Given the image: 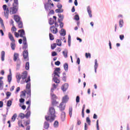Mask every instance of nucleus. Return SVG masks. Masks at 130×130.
Here are the masks:
<instances>
[{
	"label": "nucleus",
	"mask_w": 130,
	"mask_h": 130,
	"mask_svg": "<svg viewBox=\"0 0 130 130\" xmlns=\"http://www.w3.org/2000/svg\"><path fill=\"white\" fill-rule=\"evenodd\" d=\"M20 19L21 18L18 15H14V20L17 23L20 22L21 21Z\"/></svg>",
	"instance_id": "obj_16"
},
{
	"label": "nucleus",
	"mask_w": 130,
	"mask_h": 130,
	"mask_svg": "<svg viewBox=\"0 0 130 130\" xmlns=\"http://www.w3.org/2000/svg\"><path fill=\"white\" fill-rule=\"evenodd\" d=\"M52 88H51V92H53L54 90L57 88L58 85H56L55 83L52 85Z\"/></svg>",
	"instance_id": "obj_23"
},
{
	"label": "nucleus",
	"mask_w": 130,
	"mask_h": 130,
	"mask_svg": "<svg viewBox=\"0 0 130 130\" xmlns=\"http://www.w3.org/2000/svg\"><path fill=\"white\" fill-rule=\"evenodd\" d=\"M4 86V82L3 80L0 81V88L2 89Z\"/></svg>",
	"instance_id": "obj_56"
},
{
	"label": "nucleus",
	"mask_w": 130,
	"mask_h": 130,
	"mask_svg": "<svg viewBox=\"0 0 130 130\" xmlns=\"http://www.w3.org/2000/svg\"><path fill=\"white\" fill-rule=\"evenodd\" d=\"M16 8V7L14 6L13 7H11L9 10V8H7V6L6 5H4L3 7V8L4 11L5 16L8 19L9 13L11 15L16 14L17 12V9Z\"/></svg>",
	"instance_id": "obj_1"
},
{
	"label": "nucleus",
	"mask_w": 130,
	"mask_h": 130,
	"mask_svg": "<svg viewBox=\"0 0 130 130\" xmlns=\"http://www.w3.org/2000/svg\"><path fill=\"white\" fill-rule=\"evenodd\" d=\"M53 81H54L55 83L59 84L60 83V80L56 76L53 77Z\"/></svg>",
	"instance_id": "obj_18"
},
{
	"label": "nucleus",
	"mask_w": 130,
	"mask_h": 130,
	"mask_svg": "<svg viewBox=\"0 0 130 130\" xmlns=\"http://www.w3.org/2000/svg\"><path fill=\"white\" fill-rule=\"evenodd\" d=\"M28 73L27 72L25 71H24L22 74L21 75V77L23 81L21 82V84H23L25 83H28L30 81V77L29 76L27 79L26 78L27 77Z\"/></svg>",
	"instance_id": "obj_4"
},
{
	"label": "nucleus",
	"mask_w": 130,
	"mask_h": 130,
	"mask_svg": "<svg viewBox=\"0 0 130 130\" xmlns=\"http://www.w3.org/2000/svg\"><path fill=\"white\" fill-rule=\"evenodd\" d=\"M98 63L97 59H95L94 60V72L95 73H97V69L98 68Z\"/></svg>",
	"instance_id": "obj_13"
},
{
	"label": "nucleus",
	"mask_w": 130,
	"mask_h": 130,
	"mask_svg": "<svg viewBox=\"0 0 130 130\" xmlns=\"http://www.w3.org/2000/svg\"><path fill=\"white\" fill-rule=\"evenodd\" d=\"M12 104V101L9 100L8 101L7 105L8 107H10L11 106Z\"/></svg>",
	"instance_id": "obj_52"
},
{
	"label": "nucleus",
	"mask_w": 130,
	"mask_h": 130,
	"mask_svg": "<svg viewBox=\"0 0 130 130\" xmlns=\"http://www.w3.org/2000/svg\"><path fill=\"white\" fill-rule=\"evenodd\" d=\"M55 12H56V13H63V10L62 9L58 8L56 9V10H55Z\"/></svg>",
	"instance_id": "obj_29"
},
{
	"label": "nucleus",
	"mask_w": 130,
	"mask_h": 130,
	"mask_svg": "<svg viewBox=\"0 0 130 130\" xmlns=\"http://www.w3.org/2000/svg\"><path fill=\"white\" fill-rule=\"evenodd\" d=\"M11 30L12 32H16L17 30V29L15 26H13V27H12Z\"/></svg>",
	"instance_id": "obj_55"
},
{
	"label": "nucleus",
	"mask_w": 130,
	"mask_h": 130,
	"mask_svg": "<svg viewBox=\"0 0 130 130\" xmlns=\"http://www.w3.org/2000/svg\"><path fill=\"white\" fill-rule=\"evenodd\" d=\"M49 36L50 37V40L53 41L54 40V36L51 33H50L49 34Z\"/></svg>",
	"instance_id": "obj_37"
},
{
	"label": "nucleus",
	"mask_w": 130,
	"mask_h": 130,
	"mask_svg": "<svg viewBox=\"0 0 130 130\" xmlns=\"http://www.w3.org/2000/svg\"><path fill=\"white\" fill-rule=\"evenodd\" d=\"M8 36H9V38L10 40L13 43H15V40L14 38L13 37V35H12V34L11 32H9Z\"/></svg>",
	"instance_id": "obj_15"
},
{
	"label": "nucleus",
	"mask_w": 130,
	"mask_h": 130,
	"mask_svg": "<svg viewBox=\"0 0 130 130\" xmlns=\"http://www.w3.org/2000/svg\"><path fill=\"white\" fill-rule=\"evenodd\" d=\"M14 4H13V6L17 8V7L18 6V0H14Z\"/></svg>",
	"instance_id": "obj_35"
},
{
	"label": "nucleus",
	"mask_w": 130,
	"mask_h": 130,
	"mask_svg": "<svg viewBox=\"0 0 130 130\" xmlns=\"http://www.w3.org/2000/svg\"><path fill=\"white\" fill-rule=\"evenodd\" d=\"M57 8L58 9H61L62 8V5L60 3H58V5H57Z\"/></svg>",
	"instance_id": "obj_58"
},
{
	"label": "nucleus",
	"mask_w": 130,
	"mask_h": 130,
	"mask_svg": "<svg viewBox=\"0 0 130 130\" xmlns=\"http://www.w3.org/2000/svg\"><path fill=\"white\" fill-rule=\"evenodd\" d=\"M71 35H68V45H69V46H71Z\"/></svg>",
	"instance_id": "obj_39"
},
{
	"label": "nucleus",
	"mask_w": 130,
	"mask_h": 130,
	"mask_svg": "<svg viewBox=\"0 0 130 130\" xmlns=\"http://www.w3.org/2000/svg\"><path fill=\"white\" fill-rule=\"evenodd\" d=\"M6 95H7V99H9L10 96H11V93L10 92H7L6 93Z\"/></svg>",
	"instance_id": "obj_57"
},
{
	"label": "nucleus",
	"mask_w": 130,
	"mask_h": 130,
	"mask_svg": "<svg viewBox=\"0 0 130 130\" xmlns=\"http://www.w3.org/2000/svg\"><path fill=\"white\" fill-rule=\"evenodd\" d=\"M58 104V102H57L56 100H52V105L57 106Z\"/></svg>",
	"instance_id": "obj_32"
},
{
	"label": "nucleus",
	"mask_w": 130,
	"mask_h": 130,
	"mask_svg": "<svg viewBox=\"0 0 130 130\" xmlns=\"http://www.w3.org/2000/svg\"><path fill=\"white\" fill-rule=\"evenodd\" d=\"M76 102L77 103H79L80 102V96H76Z\"/></svg>",
	"instance_id": "obj_59"
},
{
	"label": "nucleus",
	"mask_w": 130,
	"mask_h": 130,
	"mask_svg": "<svg viewBox=\"0 0 130 130\" xmlns=\"http://www.w3.org/2000/svg\"><path fill=\"white\" fill-rule=\"evenodd\" d=\"M18 123L19 126H21L23 128L24 127V125L22 124V120H19L18 121Z\"/></svg>",
	"instance_id": "obj_36"
},
{
	"label": "nucleus",
	"mask_w": 130,
	"mask_h": 130,
	"mask_svg": "<svg viewBox=\"0 0 130 130\" xmlns=\"http://www.w3.org/2000/svg\"><path fill=\"white\" fill-rule=\"evenodd\" d=\"M124 22L123 20H120L119 21V26L120 28H122L123 27Z\"/></svg>",
	"instance_id": "obj_33"
},
{
	"label": "nucleus",
	"mask_w": 130,
	"mask_h": 130,
	"mask_svg": "<svg viewBox=\"0 0 130 130\" xmlns=\"http://www.w3.org/2000/svg\"><path fill=\"white\" fill-rule=\"evenodd\" d=\"M68 68H69V65L68 63H64V70H65V71H67L68 70Z\"/></svg>",
	"instance_id": "obj_38"
},
{
	"label": "nucleus",
	"mask_w": 130,
	"mask_h": 130,
	"mask_svg": "<svg viewBox=\"0 0 130 130\" xmlns=\"http://www.w3.org/2000/svg\"><path fill=\"white\" fill-rule=\"evenodd\" d=\"M56 43H57L56 44L57 46H58L59 47H61V41L60 40L57 39V40L56 41Z\"/></svg>",
	"instance_id": "obj_28"
},
{
	"label": "nucleus",
	"mask_w": 130,
	"mask_h": 130,
	"mask_svg": "<svg viewBox=\"0 0 130 130\" xmlns=\"http://www.w3.org/2000/svg\"><path fill=\"white\" fill-rule=\"evenodd\" d=\"M63 55H64V57L65 58H67L68 57V52L63 51Z\"/></svg>",
	"instance_id": "obj_51"
},
{
	"label": "nucleus",
	"mask_w": 130,
	"mask_h": 130,
	"mask_svg": "<svg viewBox=\"0 0 130 130\" xmlns=\"http://www.w3.org/2000/svg\"><path fill=\"white\" fill-rule=\"evenodd\" d=\"M57 44L56 43H54L52 45H51V49L52 50H54L55 48H56Z\"/></svg>",
	"instance_id": "obj_41"
},
{
	"label": "nucleus",
	"mask_w": 130,
	"mask_h": 130,
	"mask_svg": "<svg viewBox=\"0 0 130 130\" xmlns=\"http://www.w3.org/2000/svg\"><path fill=\"white\" fill-rule=\"evenodd\" d=\"M19 101H20V102L21 103H24L25 100L23 98H21L19 100Z\"/></svg>",
	"instance_id": "obj_64"
},
{
	"label": "nucleus",
	"mask_w": 130,
	"mask_h": 130,
	"mask_svg": "<svg viewBox=\"0 0 130 130\" xmlns=\"http://www.w3.org/2000/svg\"><path fill=\"white\" fill-rule=\"evenodd\" d=\"M23 56L24 59L25 61H28L29 60L28 50H26L23 51Z\"/></svg>",
	"instance_id": "obj_7"
},
{
	"label": "nucleus",
	"mask_w": 130,
	"mask_h": 130,
	"mask_svg": "<svg viewBox=\"0 0 130 130\" xmlns=\"http://www.w3.org/2000/svg\"><path fill=\"white\" fill-rule=\"evenodd\" d=\"M18 23V27L20 29L23 28V23L22 21L17 22Z\"/></svg>",
	"instance_id": "obj_34"
},
{
	"label": "nucleus",
	"mask_w": 130,
	"mask_h": 130,
	"mask_svg": "<svg viewBox=\"0 0 130 130\" xmlns=\"http://www.w3.org/2000/svg\"><path fill=\"white\" fill-rule=\"evenodd\" d=\"M66 35V30L63 28L61 29V31H60V35L62 36H65Z\"/></svg>",
	"instance_id": "obj_25"
},
{
	"label": "nucleus",
	"mask_w": 130,
	"mask_h": 130,
	"mask_svg": "<svg viewBox=\"0 0 130 130\" xmlns=\"http://www.w3.org/2000/svg\"><path fill=\"white\" fill-rule=\"evenodd\" d=\"M60 64V62L59 60L55 62V65L57 66H59Z\"/></svg>",
	"instance_id": "obj_63"
},
{
	"label": "nucleus",
	"mask_w": 130,
	"mask_h": 130,
	"mask_svg": "<svg viewBox=\"0 0 130 130\" xmlns=\"http://www.w3.org/2000/svg\"><path fill=\"white\" fill-rule=\"evenodd\" d=\"M85 57L88 58L91 57V54L90 53H85Z\"/></svg>",
	"instance_id": "obj_50"
},
{
	"label": "nucleus",
	"mask_w": 130,
	"mask_h": 130,
	"mask_svg": "<svg viewBox=\"0 0 130 130\" xmlns=\"http://www.w3.org/2000/svg\"><path fill=\"white\" fill-rule=\"evenodd\" d=\"M60 68H55V70H54V77H58V78L60 77Z\"/></svg>",
	"instance_id": "obj_6"
},
{
	"label": "nucleus",
	"mask_w": 130,
	"mask_h": 130,
	"mask_svg": "<svg viewBox=\"0 0 130 130\" xmlns=\"http://www.w3.org/2000/svg\"><path fill=\"white\" fill-rule=\"evenodd\" d=\"M23 41V49L26 50L28 48V44H27L26 38H24V40Z\"/></svg>",
	"instance_id": "obj_9"
},
{
	"label": "nucleus",
	"mask_w": 130,
	"mask_h": 130,
	"mask_svg": "<svg viewBox=\"0 0 130 130\" xmlns=\"http://www.w3.org/2000/svg\"><path fill=\"white\" fill-rule=\"evenodd\" d=\"M18 32L20 33L19 36L21 38H22L23 40H24V38H26V37L25 36V33L24 30L23 29H20V30H18Z\"/></svg>",
	"instance_id": "obj_8"
},
{
	"label": "nucleus",
	"mask_w": 130,
	"mask_h": 130,
	"mask_svg": "<svg viewBox=\"0 0 130 130\" xmlns=\"http://www.w3.org/2000/svg\"><path fill=\"white\" fill-rule=\"evenodd\" d=\"M15 46H16V45L15 44V43H11V47L13 50H15Z\"/></svg>",
	"instance_id": "obj_45"
},
{
	"label": "nucleus",
	"mask_w": 130,
	"mask_h": 130,
	"mask_svg": "<svg viewBox=\"0 0 130 130\" xmlns=\"http://www.w3.org/2000/svg\"><path fill=\"white\" fill-rule=\"evenodd\" d=\"M8 79L9 83H10L12 80V76L10 75H9L8 76Z\"/></svg>",
	"instance_id": "obj_53"
},
{
	"label": "nucleus",
	"mask_w": 130,
	"mask_h": 130,
	"mask_svg": "<svg viewBox=\"0 0 130 130\" xmlns=\"http://www.w3.org/2000/svg\"><path fill=\"white\" fill-rule=\"evenodd\" d=\"M55 110L54 107H50L49 110V116H45V119L47 121H50L51 122H53L54 120L55 119Z\"/></svg>",
	"instance_id": "obj_2"
},
{
	"label": "nucleus",
	"mask_w": 130,
	"mask_h": 130,
	"mask_svg": "<svg viewBox=\"0 0 130 130\" xmlns=\"http://www.w3.org/2000/svg\"><path fill=\"white\" fill-rule=\"evenodd\" d=\"M99 120L98 119L96 120V130H100V127H99Z\"/></svg>",
	"instance_id": "obj_48"
},
{
	"label": "nucleus",
	"mask_w": 130,
	"mask_h": 130,
	"mask_svg": "<svg viewBox=\"0 0 130 130\" xmlns=\"http://www.w3.org/2000/svg\"><path fill=\"white\" fill-rule=\"evenodd\" d=\"M25 69L26 70H28L29 69V62H27L25 65Z\"/></svg>",
	"instance_id": "obj_49"
},
{
	"label": "nucleus",
	"mask_w": 130,
	"mask_h": 130,
	"mask_svg": "<svg viewBox=\"0 0 130 130\" xmlns=\"http://www.w3.org/2000/svg\"><path fill=\"white\" fill-rule=\"evenodd\" d=\"M86 122L87 123L88 125H91V120H90L89 117H87L86 118Z\"/></svg>",
	"instance_id": "obj_30"
},
{
	"label": "nucleus",
	"mask_w": 130,
	"mask_h": 130,
	"mask_svg": "<svg viewBox=\"0 0 130 130\" xmlns=\"http://www.w3.org/2000/svg\"><path fill=\"white\" fill-rule=\"evenodd\" d=\"M30 114H31V112H30V110L27 111V113L25 114V117L26 118H28L30 116Z\"/></svg>",
	"instance_id": "obj_46"
},
{
	"label": "nucleus",
	"mask_w": 130,
	"mask_h": 130,
	"mask_svg": "<svg viewBox=\"0 0 130 130\" xmlns=\"http://www.w3.org/2000/svg\"><path fill=\"white\" fill-rule=\"evenodd\" d=\"M57 55V53H56V52L54 51L53 52H52V56L54 57Z\"/></svg>",
	"instance_id": "obj_61"
},
{
	"label": "nucleus",
	"mask_w": 130,
	"mask_h": 130,
	"mask_svg": "<svg viewBox=\"0 0 130 130\" xmlns=\"http://www.w3.org/2000/svg\"><path fill=\"white\" fill-rule=\"evenodd\" d=\"M119 38L121 41H122L124 39V36L123 35H121L119 36Z\"/></svg>",
	"instance_id": "obj_62"
},
{
	"label": "nucleus",
	"mask_w": 130,
	"mask_h": 130,
	"mask_svg": "<svg viewBox=\"0 0 130 130\" xmlns=\"http://www.w3.org/2000/svg\"><path fill=\"white\" fill-rule=\"evenodd\" d=\"M25 114L22 113H21L20 114H19V117L21 118V119H24V117H25Z\"/></svg>",
	"instance_id": "obj_54"
},
{
	"label": "nucleus",
	"mask_w": 130,
	"mask_h": 130,
	"mask_svg": "<svg viewBox=\"0 0 130 130\" xmlns=\"http://www.w3.org/2000/svg\"><path fill=\"white\" fill-rule=\"evenodd\" d=\"M59 125V122L57 120L55 121V122H54V127H57Z\"/></svg>",
	"instance_id": "obj_42"
},
{
	"label": "nucleus",
	"mask_w": 130,
	"mask_h": 130,
	"mask_svg": "<svg viewBox=\"0 0 130 130\" xmlns=\"http://www.w3.org/2000/svg\"><path fill=\"white\" fill-rule=\"evenodd\" d=\"M26 93L28 95V98H31V84L29 82L26 86V90L22 91L20 94L21 98L24 99L26 97Z\"/></svg>",
	"instance_id": "obj_3"
},
{
	"label": "nucleus",
	"mask_w": 130,
	"mask_h": 130,
	"mask_svg": "<svg viewBox=\"0 0 130 130\" xmlns=\"http://www.w3.org/2000/svg\"><path fill=\"white\" fill-rule=\"evenodd\" d=\"M17 114H14L13 116H12V120L14 122L16 120V118H17Z\"/></svg>",
	"instance_id": "obj_43"
},
{
	"label": "nucleus",
	"mask_w": 130,
	"mask_h": 130,
	"mask_svg": "<svg viewBox=\"0 0 130 130\" xmlns=\"http://www.w3.org/2000/svg\"><path fill=\"white\" fill-rule=\"evenodd\" d=\"M69 100V97L68 95H65L64 96H63V98H62V103H67Z\"/></svg>",
	"instance_id": "obj_12"
},
{
	"label": "nucleus",
	"mask_w": 130,
	"mask_h": 130,
	"mask_svg": "<svg viewBox=\"0 0 130 130\" xmlns=\"http://www.w3.org/2000/svg\"><path fill=\"white\" fill-rule=\"evenodd\" d=\"M66 113L64 112H62V114H61V120L62 121H64L66 119Z\"/></svg>",
	"instance_id": "obj_22"
},
{
	"label": "nucleus",
	"mask_w": 130,
	"mask_h": 130,
	"mask_svg": "<svg viewBox=\"0 0 130 130\" xmlns=\"http://www.w3.org/2000/svg\"><path fill=\"white\" fill-rule=\"evenodd\" d=\"M19 55L17 53H15L14 55L13 60L15 62H16L18 59H20L19 58Z\"/></svg>",
	"instance_id": "obj_14"
},
{
	"label": "nucleus",
	"mask_w": 130,
	"mask_h": 130,
	"mask_svg": "<svg viewBox=\"0 0 130 130\" xmlns=\"http://www.w3.org/2000/svg\"><path fill=\"white\" fill-rule=\"evenodd\" d=\"M16 62H17V67L20 66L21 65V61L20 60V59H18V60H17L16 61Z\"/></svg>",
	"instance_id": "obj_44"
},
{
	"label": "nucleus",
	"mask_w": 130,
	"mask_h": 130,
	"mask_svg": "<svg viewBox=\"0 0 130 130\" xmlns=\"http://www.w3.org/2000/svg\"><path fill=\"white\" fill-rule=\"evenodd\" d=\"M1 56H2V61H4L5 60V52L4 51H3L1 52Z\"/></svg>",
	"instance_id": "obj_26"
},
{
	"label": "nucleus",
	"mask_w": 130,
	"mask_h": 130,
	"mask_svg": "<svg viewBox=\"0 0 130 130\" xmlns=\"http://www.w3.org/2000/svg\"><path fill=\"white\" fill-rule=\"evenodd\" d=\"M17 81L18 83H19L21 79V76L20 74H18L16 76Z\"/></svg>",
	"instance_id": "obj_27"
},
{
	"label": "nucleus",
	"mask_w": 130,
	"mask_h": 130,
	"mask_svg": "<svg viewBox=\"0 0 130 130\" xmlns=\"http://www.w3.org/2000/svg\"><path fill=\"white\" fill-rule=\"evenodd\" d=\"M55 22L56 21L52 18H50V19H49V24L50 25H53Z\"/></svg>",
	"instance_id": "obj_21"
},
{
	"label": "nucleus",
	"mask_w": 130,
	"mask_h": 130,
	"mask_svg": "<svg viewBox=\"0 0 130 130\" xmlns=\"http://www.w3.org/2000/svg\"><path fill=\"white\" fill-rule=\"evenodd\" d=\"M59 108L60 109V110H61V111H64L66 108V104L63 102H61V104H60V106H59Z\"/></svg>",
	"instance_id": "obj_10"
},
{
	"label": "nucleus",
	"mask_w": 130,
	"mask_h": 130,
	"mask_svg": "<svg viewBox=\"0 0 130 130\" xmlns=\"http://www.w3.org/2000/svg\"><path fill=\"white\" fill-rule=\"evenodd\" d=\"M49 127V123L47 121H45L44 123V128L46 129H48Z\"/></svg>",
	"instance_id": "obj_24"
},
{
	"label": "nucleus",
	"mask_w": 130,
	"mask_h": 130,
	"mask_svg": "<svg viewBox=\"0 0 130 130\" xmlns=\"http://www.w3.org/2000/svg\"><path fill=\"white\" fill-rule=\"evenodd\" d=\"M58 22H59V23H60L59 25H60V28H63V23L62 22H61V19H58Z\"/></svg>",
	"instance_id": "obj_40"
},
{
	"label": "nucleus",
	"mask_w": 130,
	"mask_h": 130,
	"mask_svg": "<svg viewBox=\"0 0 130 130\" xmlns=\"http://www.w3.org/2000/svg\"><path fill=\"white\" fill-rule=\"evenodd\" d=\"M45 9H46L47 11H49L52 9V8L49 4H45Z\"/></svg>",
	"instance_id": "obj_19"
},
{
	"label": "nucleus",
	"mask_w": 130,
	"mask_h": 130,
	"mask_svg": "<svg viewBox=\"0 0 130 130\" xmlns=\"http://www.w3.org/2000/svg\"><path fill=\"white\" fill-rule=\"evenodd\" d=\"M51 99L52 100H56L58 99L57 96L53 93V92H51Z\"/></svg>",
	"instance_id": "obj_11"
},
{
	"label": "nucleus",
	"mask_w": 130,
	"mask_h": 130,
	"mask_svg": "<svg viewBox=\"0 0 130 130\" xmlns=\"http://www.w3.org/2000/svg\"><path fill=\"white\" fill-rule=\"evenodd\" d=\"M48 4H49V6H50V7L52 6V7L54 8V5L53 3H51L50 2H48V3L46 4V5H48Z\"/></svg>",
	"instance_id": "obj_60"
},
{
	"label": "nucleus",
	"mask_w": 130,
	"mask_h": 130,
	"mask_svg": "<svg viewBox=\"0 0 130 130\" xmlns=\"http://www.w3.org/2000/svg\"><path fill=\"white\" fill-rule=\"evenodd\" d=\"M72 114H73V107H69V115L70 117H72Z\"/></svg>",
	"instance_id": "obj_31"
},
{
	"label": "nucleus",
	"mask_w": 130,
	"mask_h": 130,
	"mask_svg": "<svg viewBox=\"0 0 130 130\" xmlns=\"http://www.w3.org/2000/svg\"><path fill=\"white\" fill-rule=\"evenodd\" d=\"M61 88H62V90H63V91H66L68 88V84L65 83L63 84V86H62V87Z\"/></svg>",
	"instance_id": "obj_17"
},
{
	"label": "nucleus",
	"mask_w": 130,
	"mask_h": 130,
	"mask_svg": "<svg viewBox=\"0 0 130 130\" xmlns=\"http://www.w3.org/2000/svg\"><path fill=\"white\" fill-rule=\"evenodd\" d=\"M87 13L88 14V15H89V17L92 18V11H91V9H90L89 7H88L87 8Z\"/></svg>",
	"instance_id": "obj_20"
},
{
	"label": "nucleus",
	"mask_w": 130,
	"mask_h": 130,
	"mask_svg": "<svg viewBox=\"0 0 130 130\" xmlns=\"http://www.w3.org/2000/svg\"><path fill=\"white\" fill-rule=\"evenodd\" d=\"M50 31H51V32L54 35H56L58 32V30L55 25H52L50 27Z\"/></svg>",
	"instance_id": "obj_5"
},
{
	"label": "nucleus",
	"mask_w": 130,
	"mask_h": 130,
	"mask_svg": "<svg viewBox=\"0 0 130 130\" xmlns=\"http://www.w3.org/2000/svg\"><path fill=\"white\" fill-rule=\"evenodd\" d=\"M74 19L76 21H79L80 20V18L78 15H75L74 16Z\"/></svg>",
	"instance_id": "obj_47"
}]
</instances>
